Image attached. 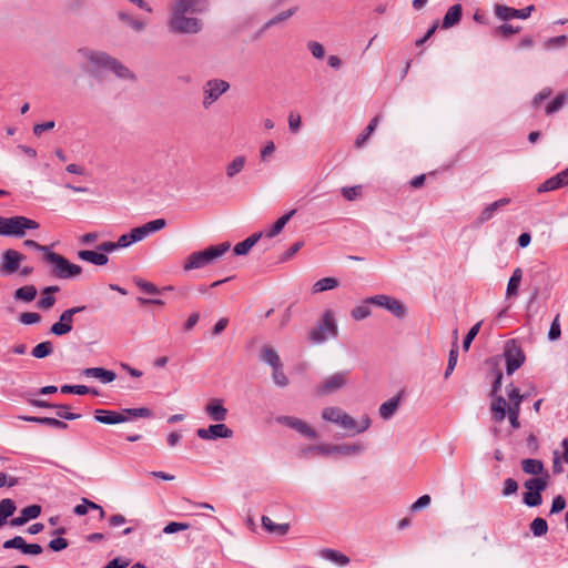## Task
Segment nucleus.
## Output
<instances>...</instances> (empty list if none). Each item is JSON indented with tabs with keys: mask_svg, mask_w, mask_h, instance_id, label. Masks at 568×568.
Returning a JSON list of instances; mask_svg holds the SVG:
<instances>
[{
	"mask_svg": "<svg viewBox=\"0 0 568 568\" xmlns=\"http://www.w3.org/2000/svg\"><path fill=\"white\" fill-rule=\"evenodd\" d=\"M166 225L164 219H156L144 223L143 225L131 229L128 233L122 234L116 242L100 240L103 236L102 232H90L82 234L78 237L77 245L79 246H97V248H126L131 245L141 243L152 234L163 230Z\"/></svg>",
	"mask_w": 568,
	"mask_h": 568,
	"instance_id": "obj_1",
	"label": "nucleus"
},
{
	"mask_svg": "<svg viewBox=\"0 0 568 568\" xmlns=\"http://www.w3.org/2000/svg\"><path fill=\"white\" fill-rule=\"evenodd\" d=\"M206 10L205 0H175L170 8L166 26L175 34H195L202 30V20L195 17Z\"/></svg>",
	"mask_w": 568,
	"mask_h": 568,
	"instance_id": "obj_2",
	"label": "nucleus"
},
{
	"mask_svg": "<svg viewBox=\"0 0 568 568\" xmlns=\"http://www.w3.org/2000/svg\"><path fill=\"white\" fill-rule=\"evenodd\" d=\"M78 63L83 71L99 77L103 71H111L123 80H134V73L116 58L105 51L82 48L77 51Z\"/></svg>",
	"mask_w": 568,
	"mask_h": 568,
	"instance_id": "obj_3",
	"label": "nucleus"
},
{
	"mask_svg": "<svg viewBox=\"0 0 568 568\" xmlns=\"http://www.w3.org/2000/svg\"><path fill=\"white\" fill-rule=\"evenodd\" d=\"M365 449V445L357 443L329 444L320 443L306 447L303 452L305 455H316L322 457H352L361 455Z\"/></svg>",
	"mask_w": 568,
	"mask_h": 568,
	"instance_id": "obj_4",
	"label": "nucleus"
},
{
	"mask_svg": "<svg viewBox=\"0 0 568 568\" xmlns=\"http://www.w3.org/2000/svg\"><path fill=\"white\" fill-rule=\"evenodd\" d=\"M27 257L20 251H3L0 260V274L12 275L18 273L26 277L33 272V267L26 263Z\"/></svg>",
	"mask_w": 568,
	"mask_h": 568,
	"instance_id": "obj_5",
	"label": "nucleus"
},
{
	"mask_svg": "<svg viewBox=\"0 0 568 568\" xmlns=\"http://www.w3.org/2000/svg\"><path fill=\"white\" fill-rule=\"evenodd\" d=\"M38 226L36 221L24 216H0V235L22 237L27 230H36Z\"/></svg>",
	"mask_w": 568,
	"mask_h": 568,
	"instance_id": "obj_6",
	"label": "nucleus"
},
{
	"mask_svg": "<svg viewBox=\"0 0 568 568\" xmlns=\"http://www.w3.org/2000/svg\"><path fill=\"white\" fill-rule=\"evenodd\" d=\"M44 258L52 265L53 272L58 277L67 278L81 273L79 265L70 263L67 258L54 252L49 251Z\"/></svg>",
	"mask_w": 568,
	"mask_h": 568,
	"instance_id": "obj_7",
	"label": "nucleus"
},
{
	"mask_svg": "<svg viewBox=\"0 0 568 568\" xmlns=\"http://www.w3.org/2000/svg\"><path fill=\"white\" fill-rule=\"evenodd\" d=\"M226 251H197L191 254L184 263V270H197L220 261Z\"/></svg>",
	"mask_w": 568,
	"mask_h": 568,
	"instance_id": "obj_8",
	"label": "nucleus"
},
{
	"mask_svg": "<svg viewBox=\"0 0 568 568\" xmlns=\"http://www.w3.org/2000/svg\"><path fill=\"white\" fill-rule=\"evenodd\" d=\"M230 89V83L222 79H212L203 87V106L209 108L215 103Z\"/></svg>",
	"mask_w": 568,
	"mask_h": 568,
	"instance_id": "obj_9",
	"label": "nucleus"
},
{
	"mask_svg": "<svg viewBox=\"0 0 568 568\" xmlns=\"http://www.w3.org/2000/svg\"><path fill=\"white\" fill-rule=\"evenodd\" d=\"M507 396L509 399L508 413L506 416L509 418V423L513 428L517 429L520 427L519 414H520V405L525 399V396L520 394L519 389L514 385L507 386Z\"/></svg>",
	"mask_w": 568,
	"mask_h": 568,
	"instance_id": "obj_10",
	"label": "nucleus"
},
{
	"mask_svg": "<svg viewBox=\"0 0 568 568\" xmlns=\"http://www.w3.org/2000/svg\"><path fill=\"white\" fill-rule=\"evenodd\" d=\"M368 302L377 307L387 310L398 318L404 317L407 313L406 306L399 300L385 294L371 296L368 297Z\"/></svg>",
	"mask_w": 568,
	"mask_h": 568,
	"instance_id": "obj_11",
	"label": "nucleus"
},
{
	"mask_svg": "<svg viewBox=\"0 0 568 568\" xmlns=\"http://www.w3.org/2000/svg\"><path fill=\"white\" fill-rule=\"evenodd\" d=\"M372 425V420L368 415H363L359 419H355L353 416L343 413L337 426L342 429L349 432L353 435L362 434L366 432Z\"/></svg>",
	"mask_w": 568,
	"mask_h": 568,
	"instance_id": "obj_12",
	"label": "nucleus"
},
{
	"mask_svg": "<svg viewBox=\"0 0 568 568\" xmlns=\"http://www.w3.org/2000/svg\"><path fill=\"white\" fill-rule=\"evenodd\" d=\"M203 410L210 420L215 423L225 422L229 416V409L225 407V400L220 397H211L204 404Z\"/></svg>",
	"mask_w": 568,
	"mask_h": 568,
	"instance_id": "obj_13",
	"label": "nucleus"
},
{
	"mask_svg": "<svg viewBox=\"0 0 568 568\" xmlns=\"http://www.w3.org/2000/svg\"><path fill=\"white\" fill-rule=\"evenodd\" d=\"M505 359L507 373L511 375L525 362V355L515 341L507 342L505 346Z\"/></svg>",
	"mask_w": 568,
	"mask_h": 568,
	"instance_id": "obj_14",
	"label": "nucleus"
},
{
	"mask_svg": "<svg viewBox=\"0 0 568 568\" xmlns=\"http://www.w3.org/2000/svg\"><path fill=\"white\" fill-rule=\"evenodd\" d=\"M84 306H75L64 311L57 323L51 326V333L57 336H62L72 331L73 316L77 313L83 312Z\"/></svg>",
	"mask_w": 568,
	"mask_h": 568,
	"instance_id": "obj_15",
	"label": "nucleus"
},
{
	"mask_svg": "<svg viewBox=\"0 0 568 568\" xmlns=\"http://www.w3.org/2000/svg\"><path fill=\"white\" fill-rule=\"evenodd\" d=\"M196 435L204 440H215L219 438L229 439L233 437V430L224 422L215 423L206 428H199Z\"/></svg>",
	"mask_w": 568,
	"mask_h": 568,
	"instance_id": "obj_16",
	"label": "nucleus"
},
{
	"mask_svg": "<svg viewBox=\"0 0 568 568\" xmlns=\"http://www.w3.org/2000/svg\"><path fill=\"white\" fill-rule=\"evenodd\" d=\"M337 333V327L332 315L326 314L323 318L322 324L312 331L311 338L315 343H322L331 337H334Z\"/></svg>",
	"mask_w": 568,
	"mask_h": 568,
	"instance_id": "obj_17",
	"label": "nucleus"
},
{
	"mask_svg": "<svg viewBox=\"0 0 568 568\" xmlns=\"http://www.w3.org/2000/svg\"><path fill=\"white\" fill-rule=\"evenodd\" d=\"M347 383V377L344 373H335L328 376L318 387V393L322 395H329L343 388Z\"/></svg>",
	"mask_w": 568,
	"mask_h": 568,
	"instance_id": "obj_18",
	"label": "nucleus"
},
{
	"mask_svg": "<svg viewBox=\"0 0 568 568\" xmlns=\"http://www.w3.org/2000/svg\"><path fill=\"white\" fill-rule=\"evenodd\" d=\"M281 422L307 438L315 439L317 437L316 430L300 418L286 416L283 417Z\"/></svg>",
	"mask_w": 568,
	"mask_h": 568,
	"instance_id": "obj_19",
	"label": "nucleus"
},
{
	"mask_svg": "<svg viewBox=\"0 0 568 568\" xmlns=\"http://www.w3.org/2000/svg\"><path fill=\"white\" fill-rule=\"evenodd\" d=\"M94 419L101 424L116 425L129 420L122 412L97 409L94 412Z\"/></svg>",
	"mask_w": 568,
	"mask_h": 568,
	"instance_id": "obj_20",
	"label": "nucleus"
},
{
	"mask_svg": "<svg viewBox=\"0 0 568 568\" xmlns=\"http://www.w3.org/2000/svg\"><path fill=\"white\" fill-rule=\"evenodd\" d=\"M3 547L7 549L17 548L27 555H40L42 552V547L40 545L27 544L26 540L20 536L4 541Z\"/></svg>",
	"mask_w": 568,
	"mask_h": 568,
	"instance_id": "obj_21",
	"label": "nucleus"
},
{
	"mask_svg": "<svg viewBox=\"0 0 568 568\" xmlns=\"http://www.w3.org/2000/svg\"><path fill=\"white\" fill-rule=\"evenodd\" d=\"M81 374L88 378H97L103 384L112 383L116 378V374L113 371H109L103 367L84 368Z\"/></svg>",
	"mask_w": 568,
	"mask_h": 568,
	"instance_id": "obj_22",
	"label": "nucleus"
},
{
	"mask_svg": "<svg viewBox=\"0 0 568 568\" xmlns=\"http://www.w3.org/2000/svg\"><path fill=\"white\" fill-rule=\"evenodd\" d=\"M493 400L490 405V409L493 413V418L495 422H503L506 418V415L508 413V405L506 399L500 395H491Z\"/></svg>",
	"mask_w": 568,
	"mask_h": 568,
	"instance_id": "obj_23",
	"label": "nucleus"
},
{
	"mask_svg": "<svg viewBox=\"0 0 568 568\" xmlns=\"http://www.w3.org/2000/svg\"><path fill=\"white\" fill-rule=\"evenodd\" d=\"M79 257L97 266H103L109 262V257L104 251H79Z\"/></svg>",
	"mask_w": 568,
	"mask_h": 568,
	"instance_id": "obj_24",
	"label": "nucleus"
},
{
	"mask_svg": "<svg viewBox=\"0 0 568 568\" xmlns=\"http://www.w3.org/2000/svg\"><path fill=\"white\" fill-rule=\"evenodd\" d=\"M246 165V156L245 155H236L234 156L225 166V175L227 179H234L237 174H240Z\"/></svg>",
	"mask_w": 568,
	"mask_h": 568,
	"instance_id": "obj_25",
	"label": "nucleus"
},
{
	"mask_svg": "<svg viewBox=\"0 0 568 568\" xmlns=\"http://www.w3.org/2000/svg\"><path fill=\"white\" fill-rule=\"evenodd\" d=\"M521 278L523 271L520 268H516L508 281L506 288V298H514L518 295Z\"/></svg>",
	"mask_w": 568,
	"mask_h": 568,
	"instance_id": "obj_26",
	"label": "nucleus"
},
{
	"mask_svg": "<svg viewBox=\"0 0 568 568\" xmlns=\"http://www.w3.org/2000/svg\"><path fill=\"white\" fill-rule=\"evenodd\" d=\"M460 17H462V6L460 4L452 6L447 10V12L443 19V28L448 29V28L455 26L460 20Z\"/></svg>",
	"mask_w": 568,
	"mask_h": 568,
	"instance_id": "obj_27",
	"label": "nucleus"
},
{
	"mask_svg": "<svg viewBox=\"0 0 568 568\" xmlns=\"http://www.w3.org/2000/svg\"><path fill=\"white\" fill-rule=\"evenodd\" d=\"M261 359L272 368L282 364L277 352L271 346L262 347Z\"/></svg>",
	"mask_w": 568,
	"mask_h": 568,
	"instance_id": "obj_28",
	"label": "nucleus"
},
{
	"mask_svg": "<svg viewBox=\"0 0 568 568\" xmlns=\"http://www.w3.org/2000/svg\"><path fill=\"white\" fill-rule=\"evenodd\" d=\"M262 525L267 531L280 536L285 535L290 529L288 524H276L267 516L262 517Z\"/></svg>",
	"mask_w": 568,
	"mask_h": 568,
	"instance_id": "obj_29",
	"label": "nucleus"
},
{
	"mask_svg": "<svg viewBox=\"0 0 568 568\" xmlns=\"http://www.w3.org/2000/svg\"><path fill=\"white\" fill-rule=\"evenodd\" d=\"M398 405L399 399L397 397H393L383 403L378 409L381 417L383 419H389L396 413Z\"/></svg>",
	"mask_w": 568,
	"mask_h": 568,
	"instance_id": "obj_30",
	"label": "nucleus"
},
{
	"mask_svg": "<svg viewBox=\"0 0 568 568\" xmlns=\"http://www.w3.org/2000/svg\"><path fill=\"white\" fill-rule=\"evenodd\" d=\"M344 412L341 407L329 406L322 410L321 417L328 423L337 425Z\"/></svg>",
	"mask_w": 568,
	"mask_h": 568,
	"instance_id": "obj_31",
	"label": "nucleus"
},
{
	"mask_svg": "<svg viewBox=\"0 0 568 568\" xmlns=\"http://www.w3.org/2000/svg\"><path fill=\"white\" fill-rule=\"evenodd\" d=\"M371 305H373V304L368 302V297H367L359 305L355 306L352 310L351 316L355 321H362L364 318H367L368 316H371V313H372L371 312Z\"/></svg>",
	"mask_w": 568,
	"mask_h": 568,
	"instance_id": "obj_32",
	"label": "nucleus"
},
{
	"mask_svg": "<svg viewBox=\"0 0 568 568\" xmlns=\"http://www.w3.org/2000/svg\"><path fill=\"white\" fill-rule=\"evenodd\" d=\"M16 511V505L12 499L6 498L0 501V527L3 526L7 519Z\"/></svg>",
	"mask_w": 568,
	"mask_h": 568,
	"instance_id": "obj_33",
	"label": "nucleus"
},
{
	"mask_svg": "<svg viewBox=\"0 0 568 568\" xmlns=\"http://www.w3.org/2000/svg\"><path fill=\"white\" fill-rule=\"evenodd\" d=\"M521 468L526 474L539 475L544 470V465L539 459L527 458L521 462Z\"/></svg>",
	"mask_w": 568,
	"mask_h": 568,
	"instance_id": "obj_34",
	"label": "nucleus"
},
{
	"mask_svg": "<svg viewBox=\"0 0 568 568\" xmlns=\"http://www.w3.org/2000/svg\"><path fill=\"white\" fill-rule=\"evenodd\" d=\"M338 286V280L335 277H324L318 280L313 285V293H322L328 290H333Z\"/></svg>",
	"mask_w": 568,
	"mask_h": 568,
	"instance_id": "obj_35",
	"label": "nucleus"
},
{
	"mask_svg": "<svg viewBox=\"0 0 568 568\" xmlns=\"http://www.w3.org/2000/svg\"><path fill=\"white\" fill-rule=\"evenodd\" d=\"M59 290L58 286H48L43 290V295L44 297H42L39 303H38V306L40 308H43V310H49L51 308L54 303H55V298L51 295L52 293L57 292Z\"/></svg>",
	"mask_w": 568,
	"mask_h": 568,
	"instance_id": "obj_36",
	"label": "nucleus"
},
{
	"mask_svg": "<svg viewBox=\"0 0 568 568\" xmlns=\"http://www.w3.org/2000/svg\"><path fill=\"white\" fill-rule=\"evenodd\" d=\"M547 477L548 476L546 475L545 477H537V478L528 479L525 483V488L527 489V491L541 493L542 490L546 489V487L548 485Z\"/></svg>",
	"mask_w": 568,
	"mask_h": 568,
	"instance_id": "obj_37",
	"label": "nucleus"
},
{
	"mask_svg": "<svg viewBox=\"0 0 568 568\" xmlns=\"http://www.w3.org/2000/svg\"><path fill=\"white\" fill-rule=\"evenodd\" d=\"M119 20L125 22L134 31L141 32L145 29V23L139 19L132 18L129 13L120 11L118 12Z\"/></svg>",
	"mask_w": 568,
	"mask_h": 568,
	"instance_id": "obj_38",
	"label": "nucleus"
},
{
	"mask_svg": "<svg viewBox=\"0 0 568 568\" xmlns=\"http://www.w3.org/2000/svg\"><path fill=\"white\" fill-rule=\"evenodd\" d=\"M509 203V199H500L491 204H489L487 207L484 209V211L480 214V221L485 222L493 217L494 213L501 206L507 205Z\"/></svg>",
	"mask_w": 568,
	"mask_h": 568,
	"instance_id": "obj_39",
	"label": "nucleus"
},
{
	"mask_svg": "<svg viewBox=\"0 0 568 568\" xmlns=\"http://www.w3.org/2000/svg\"><path fill=\"white\" fill-rule=\"evenodd\" d=\"M37 296V288L33 285H26L14 292V297L24 302H31Z\"/></svg>",
	"mask_w": 568,
	"mask_h": 568,
	"instance_id": "obj_40",
	"label": "nucleus"
},
{
	"mask_svg": "<svg viewBox=\"0 0 568 568\" xmlns=\"http://www.w3.org/2000/svg\"><path fill=\"white\" fill-rule=\"evenodd\" d=\"M495 14L498 19L507 21L517 18V9L507 7L505 4L495 6Z\"/></svg>",
	"mask_w": 568,
	"mask_h": 568,
	"instance_id": "obj_41",
	"label": "nucleus"
},
{
	"mask_svg": "<svg viewBox=\"0 0 568 568\" xmlns=\"http://www.w3.org/2000/svg\"><path fill=\"white\" fill-rule=\"evenodd\" d=\"M53 351L52 343L49 341L42 342L32 348V356L36 358H44Z\"/></svg>",
	"mask_w": 568,
	"mask_h": 568,
	"instance_id": "obj_42",
	"label": "nucleus"
},
{
	"mask_svg": "<svg viewBox=\"0 0 568 568\" xmlns=\"http://www.w3.org/2000/svg\"><path fill=\"white\" fill-rule=\"evenodd\" d=\"M122 413L128 417L133 418H151L153 416V413L148 407H139V408H125L122 410Z\"/></svg>",
	"mask_w": 568,
	"mask_h": 568,
	"instance_id": "obj_43",
	"label": "nucleus"
},
{
	"mask_svg": "<svg viewBox=\"0 0 568 568\" xmlns=\"http://www.w3.org/2000/svg\"><path fill=\"white\" fill-rule=\"evenodd\" d=\"M61 392L64 394H77V395H85L88 393L97 394V390H91L85 385H64L61 387Z\"/></svg>",
	"mask_w": 568,
	"mask_h": 568,
	"instance_id": "obj_44",
	"label": "nucleus"
},
{
	"mask_svg": "<svg viewBox=\"0 0 568 568\" xmlns=\"http://www.w3.org/2000/svg\"><path fill=\"white\" fill-rule=\"evenodd\" d=\"M530 529L536 537L546 535L548 530L547 521L542 518H535L530 524Z\"/></svg>",
	"mask_w": 568,
	"mask_h": 568,
	"instance_id": "obj_45",
	"label": "nucleus"
},
{
	"mask_svg": "<svg viewBox=\"0 0 568 568\" xmlns=\"http://www.w3.org/2000/svg\"><path fill=\"white\" fill-rule=\"evenodd\" d=\"M276 145L273 141H266L260 149V159L262 162H267L275 153Z\"/></svg>",
	"mask_w": 568,
	"mask_h": 568,
	"instance_id": "obj_46",
	"label": "nucleus"
},
{
	"mask_svg": "<svg viewBox=\"0 0 568 568\" xmlns=\"http://www.w3.org/2000/svg\"><path fill=\"white\" fill-rule=\"evenodd\" d=\"M92 508H99V505L94 501L89 500L88 498H82L81 504L77 505L73 511L78 516H84L89 511V509Z\"/></svg>",
	"mask_w": 568,
	"mask_h": 568,
	"instance_id": "obj_47",
	"label": "nucleus"
},
{
	"mask_svg": "<svg viewBox=\"0 0 568 568\" xmlns=\"http://www.w3.org/2000/svg\"><path fill=\"white\" fill-rule=\"evenodd\" d=\"M342 194L347 201H355L362 196V186H345L342 189Z\"/></svg>",
	"mask_w": 568,
	"mask_h": 568,
	"instance_id": "obj_48",
	"label": "nucleus"
},
{
	"mask_svg": "<svg viewBox=\"0 0 568 568\" xmlns=\"http://www.w3.org/2000/svg\"><path fill=\"white\" fill-rule=\"evenodd\" d=\"M26 420L45 424L49 426L60 427V428L67 427V425L63 422L55 419V418H50V417H27Z\"/></svg>",
	"mask_w": 568,
	"mask_h": 568,
	"instance_id": "obj_49",
	"label": "nucleus"
},
{
	"mask_svg": "<svg viewBox=\"0 0 568 568\" xmlns=\"http://www.w3.org/2000/svg\"><path fill=\"white\" fill-rule=\"evenodd\" d=\"M262 239V234L260 232L253 233L244 241L239 242L233 248H252L257 242Z\"/></svg>",
	"mask_w": 568,
	"mask_h": 568,
	"instance_id": "obj_50",
	"label": "nucleus"
},
{
	"mask_svg": "<svg viewBox=\"0 0 568 568\" xmlns=\"http://www.w3.org/2000/svg\"><path fill=\"white\" fill-rule=\"evenodd\" d=\"M41 514V507L39 505H31L23 508L20 515L27 520L36 519Z\"/></svg>",
	"mask_w": 568,
	"mask_h": 568,
	"instance_id": "obj_51",
	"label": "nucleus"
},
{
	"mask_svg": "<svg viewBox=\"0 0 568 568\" xmlns=\"http://www.w3.org/2000/svg\"><path fill=\"white\" fill-rule=\"evenodd\" d=\"M307 48L310 50V52L312 53V55L315 58V59H323L324 55H325V48L322 43L317 42V41H310L307 43Z\"/></svg>",
	"mask_w": 568,
	"mask_h": 568,
	"instance_id": "obj_52",
	"label": "nucleus"
},
{
	"mask_svg": "<svg viewBox=\"0 0 568 568\" xmlns=\"http://www.w3.org/2000/svg\"><path fill=\"white\" fill-rule=\"evenodd\" d=\"M273 381L281 387H284L288 384V378L282 369V364L277 367H273Z\"/></svg>",
	"mask_w": 568,
	"mask_h": 568,
	"instance_id": "obj_53",
	"label": "nucleus"
},
{
	"mask_svg": "<svg viewBox=\"0 0 568 568\" xmlns=\"http://www.w3.org/2000/svg\"><path fill=\"white\" fill-rule=\"evenodd\" d=\"M567 100V94H559L547 108L546 113L551 114L560 110Z\"/></svg>",
	"mask_w": 568,
	"mask_h": 568,
	"instance_id": "obj_54",
	"label": "nucleus"
},
{
	"mask_svg": "<svg viewBox=\"0 0 568 568\" xmlns=\"http://www.w3.org/2000/svg\"><path fill=\"white\" fill-rule=\"evenodd\" d=\"M376 124H377V119H373L371 121V123L367 125L366 128V132L362 135H359L355 142V145L357 148H361L366 141L367 139L369 138V135L374 132L375 128H376Z\"/></svg>",
	"mask_w": 568,
	"mask_h": 568,
	"instance_id": "obj_55",
	"label": "nucleus"
},
{
	"mask_svg": "<svg viewBox=\"0 0 568 568\" xmlns=\"http://www.w3.org/2000/svg\"><path fill=\"white\" fill-rule=\"evenodd\" d=\"M540 493L527 491L524 495V503L529 507L539 506L541 504Z\"/></svg>",
	"mask_w": 568,
	"mask_h": 568,
	"instance_id": "obj_56",
	"label": "nucleus"
},
{
	"mask_svg": "<svg viewBox=\"0 0 568 568\" xmlns=\"http://www.w3.org/2000/svg\"><path fill=\"white\" fill-rule=\"evenodd\" d=\"M134 283L139 288L148 294H156L160 292V290L153 283L145 280L136 278Z\"/></svg>",
	"mask_w": 568,
	"mask_h": 568,
	"instance_id": "obj_57",
	"label": "nucleus"
},
{
	"mask_svg": "<svg viewBox=\"0 0 568 568\" xmlns=\"http://www.w3.org/2000/svg\"><path fill=\"white\" fill-rule=\"evenodd\" d=\"M480 325H481V322H478L476 323L470 329L469 332L467 333L464 342H463V347L465 351H468L469 349V346L473 342V339L477 336V334L479 333V329H480Z\"/></svg>",
	"mask_w": 568,
	"mask_h": 568,
	"instance_id": "obj_58",
	"label": "nucleus"
},
{
	"mask_svg": "<svg viewBox=\"0 0 568 568\" xmlns=\"http://www.w3.org/2000/svg\"><path fill=\"white\" fill-rule=\"evenodd\" d=\"M287 122H288L290 130L293 133H296L300 130L301 125H302V118H301V115L298 113L291 112L288 114Z\"/></svg>",
	"mask_w": 568,
	"mask_h": 568,
	"instance_id": "obj_59",
	"label": "nucleus"
},
{
	"mask_svg": "<svg viewBox=\"0 0 568 568\" xmlns=\"http://www.w3.org/2000/svg\"><path fill=\"white\" fill-rule=\"evenodd\" d=\"M189 527H190V525L186 524V523L172 521V523H169L164 527L163 532L164 534H174V532H178V531L186 530V529H189Z\"/></svg>",
	"mask_w": 568,
	"mask_h": 568,
	"instance_id": "obj_60",
	"label": "nucleus"
},
{
	"mask_svg": "<svg viewBox=\"0 0 568 568\" xmlns=\"http://www.w3.org/2000/svg\"><path fill=\"white\" fill-rule=\"evenodd\" d=\"M567 42V37L566 36H559V37H554V38H550L548 39L545 43H544V47L546 49H552V48H556V47H564Z\"/></svg>",
	"mask_w": 568,
	"mask_h": 568,
	"instance_id": "obj_61",
	"label": "nucleus"
},
{
	"mask_svg": "<svg viewBox=\"0 0 568 568\" xmlns=\"http://www.w3.org/2000/svg\"><path fill=\"white\" fill-rule=\"evenodd\" d=\"M560 334H561V329H560L559 318H558V316H556L550 325L548 337L551 341H556L560 337Z\"/></svg>",
	"mask_w": 568,
	"mask_h": 568,
	"instance_id": "obj_62",
	"label": "nucleus"
},
{
	"mask_svg": "<svg viewBox=\"0 0 568 568\" xmlns=\"http://www.w3.org/2000/svg\"><path fill=\"white\" fill-rule=\"evenodd\" d=\"M517 490H518V484L515 479L508 478L505 480L504 490H503L504 496H510V495L515 494Z\"/></svg>",
	"mask_w": 568,
	"mask_h": 568,
	"instance_id": "obj_63",
	"label": "nucleus"
},
{
	"mask_svg": "<svg viewBox=\"0 0 568 568\" xmlns=\"http://www.w3.org/2000/svg\"><path fill=\"white\" fill-rule=\"evenodd\" d=\"M20 321L26 325H31L40 321V315L34 312H27L20 315Z\"/></svg>",
	"mask_w": 568,
	"mask_h": 568,
	"instance_id": "obj_64",
	"label": "nucleus"
}]
</instances>
